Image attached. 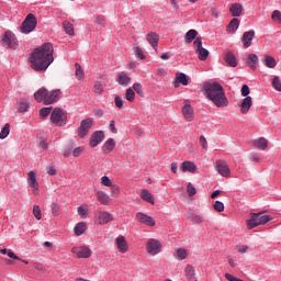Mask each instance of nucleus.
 Returning <instances> with one entry per match:
<instances>
[{
  "label": "nucleus",
  "instance_id": "f257e3e1",
  "mask_svg": "<svg viewBox=\"0 0 281 281\" xmlns=\"http://www.w3.org/2000/svg\"><path fill=\"white\" fill-rule=\"evenodd\" d=\"M52 63H54V46L52 43L43 44L31 54L30 65L34 71H47Z\"/></svg>",
  "mask_w": 281,
  "mask_h": 281
},
{
  "label": "nucleus",
  "instance_id": "f03ea898",
  "mask_svg": "<svg viewBox=\"0 0 281 281\" xmlns=\"http://www.w3.org/2000/svg\"><path fill=\"white\" fill-rule=\"evenodd\" d=\"M204 91L206 93V98H209V100H211V102H213V104H215V106L218 109L225 108L227 104H229V101L225 95V90L221 83H206L204 86Z\"/></svg>",
  "mask_w": 281,
  "mask_h": 281
},
{
  "label": "nucleus",
  "instance_id": "7ed1b4c3",
  "mask_svg": "<svg viewBox=\"0 0 281 281\" xmlns=\"http://www.w3.org/2000/svg\"><path fill=\"white\" fill-rule=\"evenodd\" d=\"M271 221V216L262 215V213H252L250 220L247 222L248 229H254L258 225H267Z\"/></svg>",
  "mask_w": 281,
  "mask_h": 281
},
{
  "label": "nucleus",
  "instance_id": "20e7f679",
  "mask_svg": "<svg viewBox=\"0 0 281 281\" xmlns=\"http://www.w3.org/2000/svg\"><path fill=\"white\" fill-rule=\"evenodd\" d=\"M37 21L35 14H27L24 21L22 22V25L20 27V32L22 34H30V32H34L36 30Z\"/></svg>",
  "mask_w": 281,
  "mask_h": 281
},
{
  "label": "nucleus",
  "instance_id": "39448f33",
  "mask_svg": "<svg viewBox=\"0 0 281 281\" xmlns=\"http://www.w3.org/2000/svg\"><path fill=\"white\" fill-rule=\"evenodd\" d=\"M50 122L56 126H65L67 124V114L60 108H55L50 114Z\"/></svg>",
  "mask_w": 281,
  "mask_h": 281
},
{
  "label": "nucleus",
  "instance_id": "423d86ee",
  "mask_svg": "<svg viewBox=\"0 0 281 281\" xmlns=\"http://www.w3.org/2000/svg\"><path fill=\"white\" fill-rule=\"evenodd\" d=\"M193 47L200 60H207V56H210V50L203 47V41L201 40V37L195 38V41L193 42Z\"/></svg>",
  "mask_w": 281,
  "mask_h": 281
},
{
  "label": "nucleus",
  "instance_id": "0eeeda50",
  "mask_svg": "<svg viewBox=\"0 0 281 281\" xmlns=\"http://www.w3.org/2000/svg\"><path fill=\"white\" fill-rule=\"evenodd\" d=\"M146 251L150 256H157L161 251V243L157 239H148L146 245Z\"/></svg>",
  "mask_w": 281,
  "mask_h": 281
},
{
  "label": "nucleus",
  "instance_id": "6e6552de",
  "mask_svg": "<svg viewBox=\"0 0 281 281\" xmlns=\"http://www.w3.org/2000/svg\"><path fill=\"white\" fill-rule=\"evenodd\" d=\"M113 221V215L106 211H98L95 216L97 225H106Z\"/></svg>",
  "mask_w": 281,
  "mask_h": 281
},
{
  "label": "nucleus",
  "instance_id": "1a4fd4ad",
  "mask_svg": "<svg viewBox=\"0 0 281 281\" xmlns=\"http://www.w3.org/2000/svg\"><path fill=\"white\" fill-rule=\"evenodd\" d=\"M93 126V120L86 119L81 122L80 126L78 127V135L79 137H87L89 131Z\"/></svg>",
  "mask_w": 281,
  "mask_h": 281
},
{
  "label": "nucleus",
  "instance_id": "9d476101",
  "mask_svg": "<svg viewBox=\"0 0 281 281\" xmlns=\"http://www.w3.org/2000/svg\"><path fill=\"white\" fill-rule=\"evenodd\" d=\"M3 45L4 47H9L10 49H16V37L14 33L7 31L3 37Z\"/></svg>",
  "mask_w": 281,
  "mask_h": 281
},
{
  "label": "nucleus",
  "instance_id": "9b49d317",
  "mask_svg": "<svg viewBox=\"0 0 281 281\" xmlns=\"http://www.w3.org/2000/svg\"><path fill=\"white\" fill-rule=\"evenodd\" d=\"M216 170L218 175H221V177H229L232 175V171L229 170L227 162L223 160L216 161Z\"/></svg>",
  "mask_w": 281,
  "mask_h": 281
},
{
  "label": "nucleus",
  "instance_id": "f8f14e48",
  "mask_svg": "<svg viewBox=\"0 0 281 281\" xmlns=\"http://www.w3.org/2000/svg\"><path fill=\"white\" fill-rule=\"evenodd\" d=\"M101 142H104V132L97 131L90 137V146L91 148H95Z\"/></svg>",
  "mask_w": 281,
  "mask_h": 281
},
{
  "label": "nucleus",
  "instance_id": "ddd939ff",
  "mask_svg": "<svg viewBox=\"0 0 281 281\" xmlns=\"http://www.w3.org/2000/svg\"><path fill=\"white\" fill-rule=\"evenodd\" d=\"M60 98V90H53V91H47L46 90V99L44 104H54L55 102H58Z\"/></svg>",
  "mask_w": 281,
  "mask_h": 281
},
{
  "label": "nucleus",
  "instance_id": "4468645a",
  "mask_svg": "<svg viewBox=\"0 0 281 281\" xmlns=\"http://www.w3.org/2000/svg\"><path fill=\"white\" fill-rule=\"evenodd\" d=\"M72 254H75V256L77 258H90L91 257V249H89L88 247H74L72 248Z\"/></svg>",
  "mask_w": 281,
  "mask_h": 281
},
{
  "label": "nucleus",
  "instance_id": "2eb2a0df",
  "mask_svg": "<svg viewBox=\"0 0 281 281\" xmlns=\"http://www.w3.org/2000/svg\"><path fill=\"white\" fill-rule=\"evenodd\" d=\"M136 218L139 223H143V225H148L149 227H155V221L149 215H146V214L139 212L136 214Z\"/></svg>",
  "mask_w": 281,
  "mask_h": 281
},
{
  "label": "nucleus",
  "instance_id": "dca6fc26",
  "mask_svg": "<svg viewBox=\"0 0 281 281\" xmlns=\"http://www.w3.org/2000/svg\"><path fill=\"white\" fill-rule=\"evenodd\" d=\"M255 36H256L255 31L245 32L241 36V43H243L244 47H246V48L251 47V43H252Z\"/></svg>",
  "mask_w": 281,
  "mask_h": 281
},
{
  "label": "nucleus",
  "instance_id": "f3484780",
  "mask_svg": "<svg viewBox=\"0 0 281 281\" xmlns=\"http://www.w3.org/2000/svg\"><path fill=\"white\" fill-rule=\"evenodd\" d=\"M146 41L151 45L153 49L157 52V45H159V34L150 32L146 35Z\"/></svg>",
  "mask_w": 281,
  "mask_h": 281
},
{
  "label": "nucleus",
  "instance_id": "a211bd4d",
  "mask_svg": "<svg viewBox=\"0 0 281 281\" xmlns=\"http://www.w3.org/2000/svg\"><path fill=\"white\" fill-rule=\"evenodd\" d=\"M182 113L187 122H192V120H194V110L189 103L184 104V106L182 108Z\"/></svg>",
  "mask_w": 281,
  "mask_h": 281
},
{
  "label": "nucleus",
  "instance_id": "6ab92c4d",
  "mask_svg": "<svg viewBox=\"0 0 281 281\" xmlns=\"http://www.w3.org/2000/svg\"><path fill=\"white\" fill-rule=\"evenodd\" d=\"M116 247L121 254H126V251H128V244H126V238H124V236H119L116 238Z\"/></svg>",
  "mask_w": 281,
  "mask_h": 281
},
{
  "label": "nucleus",
  "instance_id": "aec40b11",
  "mask_svg": "<svg viewBox=\"0 0 281 281\" xmlns=\"http://www.w3.org/2000/svg\"><path fill=\"white\" fill-rule=\"evenodd\" d=\"M252 104H254V102L251 101V97H246L240 104V112L244 115H247V113H249V110L251 109Z\"/></svg>",
  "mask_w": 281,
  "mask_h": 281
},
{
  "label": "nucleus",
  "instance_id": "412c9836",
  "mask_svg": "<svg viewBox=\"0 0 281 281\" xmlns=\"http://www.w3.org/2000/svg\"><path fill=\"white\" fill-rule=\"evenodd\" d=\"M186 276L189 281H196L199 280V273H196V270L192 266H187L186 269Z\"/></svg>",
  "mask_w": 281,
  "mask_h": 281
},
{
  "label": "nucleus",
  "instance_id": "4be33fe9",
  "mask_svg": "<svg viewBox=\"0 0 281 281\" xmlns=\"http://www.w3.org/2000/svg\"><path fill=\"white\" fill-rule=\"evenodd\" d=\"M176 80L173 81L175 87H179V85H183L184 87H188V76L183 72L176 74Z\"/></svg>",
  "mask_w": 281,
  "mask_h": 281
},
{
  "label": "nucleus",
  "instance_id": "5701e85b",
  "mask_svg": "<svg viewBox=\"0 0 281 281\" xmlns=\"http://www.w3.org/2000/svg\"><path fill=\"white\" fill-rule=\"evenodd\" d=\"M27 183L35 192H38V182L36 181V173L34 171L29 172Z\"/></svg>",
  "mask_w": 281,
  "mask_h": 281
},
{
  "label": "nucleus",
  "instance_id": "b1692460",
  "mask_svg": "<svg viewBox=\"0 0 281 281\" xmlns=\"http://www.w3.org/2000/svg\"><path fill=\"white\" fill-rule=\"evenodd\" d=\"M246 65H248V67L255 71V69L258 67V55L249 54Z\"/></svg>",
  "mask_w": 281,
  "mask_h": 281
},
{
  "label": "nucleus",
  "instance_id": "393cba45",
  "mask_svg": "<svg viewBox=\"0 0 281 281\" xmlns=\"http://www.w3.org/2000/svg\"><path fill=\"white\" fill-rule=\"evenodd\" d=\"M180 170H182V172H196V165L192 161H184L182 162Z\"/></svg>",
  "mask_w": 281,
  "mask_h": 281
},
{
  "label": "nucleus",
  "instance_id": "a878e982",
  "mask_svg": "<svg viewBox=\"0 0 281 281\" xmlns=\"http://www.w3.org/2000/svg\"><path fill=\"white\" fill-rule=\"evenodd\" d=\"M116 82H119L121 85V87H128V85L131 83V77H128L124 72H120L117 75Z\"/></svg>",
  "mask_w": 281,
  "mask_h": 281
},
{
  "label": "nucleus",
  "instance_id": "bb28decb",
  "mask_svg": "<svg viewBox=\"0 0 281 281\" xmlns=\"http://www.w3.org/2000/svg\"><path fill=\"white\" fill-rule=\"evenodd\" d=\"M97 199L101 205H109L111 202V198L104 191H98L97 192Z\"/></svg>",
  "mask_w": 281,
  "mask_h": 281
},
{
  "label": "nucleus",
  "instance_id": "cd10ccee",
  "mask_svg": "<svg viewBox=\"0 0 281 281\" xmlns=\"http://www.w3.org/2000/svg\"><path fill=\"white\" fill-rule=\"evenodd\" d=\"M46 95H47V89L45 88H41L34 93V98L36 102H44V104H45Z\"/></svg>",
  "mask_w": 281,
  "mask_h": 281
},
{
  "label": "nucleus",
  "instance_id": "c85d7f7f",
  "mask_svg": "<svg viewBox=\"0 0 281 281\" xmlns=\"http://www.w3.org/2000/svg\"><path fill=\"white\" fill-rule=\"evenodd\" d=\"M255 148H259V150H266L267 146H269V140L267 138L261 137L254 142Z\"/></svg>",
  "mask_w": 281,
  "mask_h": 281
},
{
  "label": "nucleus",
  "instance_id": "c756f323",
  "mask_svg": "<svg viewBox=\"0 0 281 281\" xmlns=\"http://www.w3.org/2000/svg\"><path fill=\"white\" fill-rule=\"evenodd\" d=\"M229 12H231L232 16H240L243 14V4L234 3L229 8Z\"/></svg>",
  "mask_w": 281,
  "mask_h": 281
},
{
  "label": "nucleus",
  "instance_id": "7c9ffc66",
  "mask_svg": "<svg viewBox=\"0 0 281 281\" xmlns=\"http://www.w3.org/2000/svg\"><path fill=\"white\" fill-rule=\"evenodd\" d=\"M16 109H18L19 113H27V111L30 109V103L27 102V100L21 99L18 102Z\"/></svg>",
  "mask_w": 281,
  "mask_h": 281
},
{
  "label": "nucleus",
  "instance_id": "2f4dec72",
  "mask_svg": "<svg viewBox=\"0 0 281 281\" xmlns=\"http://www.w3.org/2000/svg\"><path fill=\"white\" fill-rule=\"evenodd\" d=\"M140 198L143 199V201H146L147 203L155 205V199L153 198V193H149L148 190L144 189L140 192Z\"/></svg>",
  "mask_w": 281,
  "mask_h": 281
},
{
  "label": "nucleus",
  "instance_id": "473e14b6",
  "mask_svg": "<svg viewBox=\"0 0 281 281\" xmlns=\"http://www.w3.org/2000/svg\"><path fill=\"white\" fill-rule=\"evenodd\" d=\"M199 32H196V30L191 29L189 30L186 34H184V41L186 43L190 44L194 41V38H196Z\"/></svg>",
  "mask_w": 281,
  "mask_h": 281
},
{
  "label": "nucleus",
  "instance_id": "72a5a7b5",
  "mask_svg": "<svg viewBox=\"0 0 281 281\" xmlns=\"http://www.w3.org/2000/svg\"><path fill=\"white\" fill-rule=\"evenodd\" d=\"M115 148V139L110 138L103 145V153L109 154Z\"/></svg>",
  "mask_w": 281,
  "mask_h": 281
},
{
  "label": "nucleus",
  "instance_id": "f704fd0d",
  "mask_svg": "<svg viewBox=\"0 0 281 281\" xmlns=\"http://www.w3.org/2000/svg\"><path fill=\"white\" fill-rule=\"evenodd\" d=\"M225 61L229 67H237L238 61H236V56H234L233 53H226L225 55Z\"/></svg>",
  "mask_w": 281,
  "mask_h": 281
},
{
  "label": "nucleus",
  "instance_id": "c9c22d12",
  "mask_svg": "<svg viewBox=\"0 0 281 281\" xmlns=\"http://www.w3.org/2000/svg\"><path fill=\"white\" fill-rule=\"evenodd\" d=\"M63 27H64L66 34H68V36H74V34H76V32L74 31V24H71V22L64 21Z\"/></svg>",
  "mask_w": 281,
  "mask_h": 281
},
{
  "label": "nucleus",
  "instance_id": "e433bc0d",
  "mask_svg": "<svg viewBox=\"0 0 281 281\" xmlns=\"http://www.w3.org/2000/svg\"><path fill=\"white\" fill-rule=\"evenodd\" d=\"M238 25H240V21L238 19H233L227 26V32H236V30H238Z\"/></svg>",
  "mask_w": 281,
  "mask_h": 281
},
{
  "label": "nucleus",
  "instance_id": "4c0bfd02",
  "mask_svg": "<svg viewBox=\"0 0 281 281\" xmlns=\"http://www.w3.org/2000/svg\"><path fill=\"white\" fill-rule=\"evenodd\" d=\"M86 231H87V224L82 222L75 226L76 236H82V234H85Z\"/></svg>",
  "mask_w": 281,
  "mask_h": 281
},
{
  "label": "nucleus",
  "instance_id": "58836bf2",
  "mask_svg": "<svg viewBox=\"0 0 281 281\" xmlns=\"http://www.w3.org/2000/svg\"><path fill=\"white\" fill-rule=\"evenodd\" d=\"M76 67V72L75 76L78 80H85V71L82 70V67L80 66V64H75Z\"/></svg>",
  "mask_w": 281,
  "mask_h": 281
},
{
  "label": "nucleus",
  "instance_id": "ea45409f",
  "mask_svg": "<svg viewBox=\"0 0 281 281\" xmlns=\"http://www.w3.org/2000/svg\"><path fill=\"white\" fill-rule=\"evenodd\" d=\"M176 258L177 260H186V258H188V251L186 249L179 248L176 251Z\"/></svg>",
  "mask_w": 281,
  "mask_h": 281
},
{
  "label": "nucleus",
  "instance_id": "a19ab883",
  "mask_svg": "<svg viewBox=\"0 0 281 281\" xmlns=\"http://www.w3.org/2000/svg\"><path fill=\"white\" fill-rule=\"evenodd\" d=\"M265 65H266V67H269L270 69H273L277 65L276 58H273L271 56H266Z\"/></svg>",
  "mask_w": 281,
  "mask_h": 281
},
{
  "label": "nucleus",
  "instance_id": "79ce46f5",
  "mask_svg": "<svg viewBox=\"0 0 281 281\" xmlns=\"http://www.w3.org/2000/svg\"><path fill=\"white\" fill-rule=\"evenodd\" d=\"M10 135V123H7L0 132V139H5Z\"/></svg>",
  "mask_w": 281,
  "mask_h": 281
},
{
  "label": "nucleus",
  "instance_id": "37998d69",
  "mask_svg": "<svg viewBox=\"0 0 281 281\" xmlns=\"http://www.w3.org/2000/svg\"><path fill=\"white\" fill-rule=\"evenodd\" d=\"M272 87L276 91H281V80L280 77H274L272 80Z\"/></svg>",
  "mask_w": 281,
  "mask_h": 281
},
{
  "label": "nucleus",
  "instance_id": "c03bdc74",
  "mask_svg": "<svg viewBox=\"0 0 281 281\" xmlns=\"http://www.w3.org/2000/svg\"><path fill=\"white\" fill-rule=\"evenodd\" d=\"M125 98L128 102H133L135 100V91H133L131 88L126 90Z\"/></svg>",
  "mask_w": 281,
  "mask_h": 281
},
{
  "label": "nucleus",
  "instance_id": "a18cd8bd",
  "mask_svg": "<svg viewBox=\"0 0 281 281\" xmlns=\"http://www.w3.org/2000/svg\"><path fill=\"white\" fill-rule=\"evenodd\" d=\"M133 50L135 56H137V58H140V60H144V58H146V56L144 55V52H142V48H139V46H135Z\"/></svg>",
  "mask_w": 281,
  "mask_h": 281
},
{
  "label": "nucleus",
  "instance_id": "49530a36",
  "mask_svg": "<svg viewBox=\"0 0 281 281\" xmlns=\"http://www.w3.org/2000/svg\"><path fill=\"white\" fill-rule=\"evenodd\" d=\"M272 21L276 23H281V12L279 10H274L271 15Z\"/></svg>",
  "mask_w": 281,
  "mask_h": 281
},
{
  "label": "nucleus",
  "instance_id": "de8ad7c7",
  "mask_svg": "<svg viewBox=\"0 0 281 281\" xmlns=\"http://www.w3.org/2000/svg\"><path fill=\"white\" fill-rule=\"evenodd\" d=\"M101 183H102V186H105V188L113 187V182H111V179L109 177H106V176H103L101 178Z\"/></svg>",
  "mask_w": 281,
  "mask_h": 281
},
{
  "label": "nucleus",
  "instance_id": "09e8293b",
  "mask_svg": "<svg viewBox=\"0 0 281 281\" xmlns=\"http://www.w3.org/2000/svg\"><path fill=\"white\" fill-rule=\"evenodd\" d=\"M213 207L216 212H223L225 210V204L221 201H215Z\"/></svg>",
  "mask_w": 281,
  "mask_h": 281
},
{
  "label": "nucleus",
  "instance_id": "8fccbe9b",
  "mask_svg": "<svg viewBox=\"0 0 281 281\" xmlns=\"http://www.w3.org/2000/svg\"><path fill=\"white\" fill-rule=\"evenodd\" d=\"M33 214L37 221H41L42 214H41V207L38 205L33 206Z\"/></svg>",
  "mask_w": 281,
  "mask_h": 281
},
{
  "label": "nucleus",
  "instance_id": "3c124183",
  "mask_svg": "<svg viewBox=\"0 0 281 281\" xmlns=\"http://www.w3.org/2000/svg\"><path fill=\"white\" fill-rule=\"evenodd\" d=\"M103 92H104V87H102L101 83H95L94 85V93H95V95H102Z\"/></svg>",
  "mask_w": 281,
  "mask_h": 281
},
{
  "label": "nucleus",
  "instance_id": "603ef678",
  "mask_svg": "<svg viewBox=\"0 0 281 281\" xmlns=\"http://www.w3.org/2000/svg\"><path fill=\"white\" fill-rule=\"evenodd\" d=\"M187 191L189 196H194V194H196V188H194V186H192L191 182H189Z\"/></svg>",
  "mask_w": 281,
  "mask_h": 281
},
{
  "label": "nucleus",
  "instance_id": "864d4df0",
  "mask_svg": "<svg viewBox=\"0 0 281 281\" xmlns=\"http://www.w3.org/2000/svg\"><path fill=\"white\" fill-rule=\"evenodd\" d=\"M49 113H52V108H43L42 110H40V115L42 117H47Z\"/></svg>",
  "mask_w": 281,
  "mask_h": 281
},
{
  "label": "nucleus",
  "instance_id": "5fc2aeb1",
  "mask_svg": "<svg viewBox=\"0 0 281 281\" xmlns=\"http://www.w3.org/2000/svg\"><path fill=\"white\" fill-rule=\"evenodd\" d=\"M134 91L138 93V95H144V91L142 90V83H134L133 85Z\"/></svg>",
  "mask_w": 281,
  "mask_h": 281
},
{
  "label": "nucleus",
  "instance_id": "6e6d98bb",
  "mask_svg": "<svg viewBox=\"0 0 281 281\" xmlns=\"http://www.w3.org/2000/svg\"><path fill=\"white\" fill-rule=\"evenodd\" d=\"M114 102L117 109H122V106H124V101L122 100V98L117 95L114 98Z\"/></svg>",
  "mask_w": 281,
  "mask_h": 281
},
{
  "label": "nucleus",
  "instance_id": "4d7b16f0",
  "mask_svg": "<svg viewBox=\"0 0 281 281\" xmlns=\"http://www.w3.org/2000/svg\"><path fill=\"white\" fill-rule=\"evenodd\" d=\"M60 212V206H58V204L53 203L52 204V214L54 216H58V213Z\"/></svg>",
  "mask_w": 281,
  "mask_h": 281
},
{
  "label": "nucleus",
  "instance_id": "13d9d810",
  "mask_svg": "<svg viewBox=\"0 0 281 281\" xmlns=\"http://www.w3.org/2000/svg\"><path fill=\"white\" fill-rule=\"evenodd\" d=\"M249 93H250V91H249V86L244 85V86L241 87V95H243V98H247V95H249Z\"/></svg>",
  "mask_w": 281,
  "mask_h": 281
},
{
  "label": "nucleus",
  "instance_id": "bf43d9fd",
  "mask_svg": "<svg viewBox=\"0 0 281 281\" xmlns=\"http://www.w3.org/2000/svg\"><path fill=\"white\" fill-rule=\"evenodd\" d=\"M83 150H85V148H82V147L75 148L72 151L74 157H80V155H82Z\"/></svg>",
  "mask_w": 281,
  "mask_h": 281
},
{
  "label": "nucleus",
  "instance_id": "052dcab7",
  "mask_svg": "<svg viewBox=\"0 0 281 281\" xmlns=\"http://www.w3.org/2000/svg\"><path fill=\"white\" fill-rule=\"evenodd\" d=\"M46 172H47V175H50V176L56 175V167H54L53 165L48 166L46 168Z\"/></svg>",
  "mask_w": 281,
  "mask_h": 281
},
{
  "label": "nucleus",
  "instance_id": "680f3d73",
  "mask_svg": "<svg viewBox=\"0 0 281 281\" xmlns=\"http://www.w3.org/2000/svg\"><path fill=\"white\" fill-rule=\"evenodd\" d=\"M95 23H98V25H102L104 27V16L98 15L95 18Z\"/></svg>",
  "mask_w": 281,
  "mask_h": 281
},
{
  "label": "nucleus",
  "instance_id": "e2e57ef3",
  "mask_svg": "<svg viewBox=\"0 0 281 281\" xmlns=\"http://www.w3.org/2000/svg\"><path fill=\"white\" fill-rule=\"evenodd\" d=\"M200 144L202 148H207V139H205V136H200Z\"/></svg>",
  "mask_w": 281,
  "mask_h": 281
},
{
  "label": "nucleus",
  "instance_id": "0e129e2a",
  "mask_svg": "<svg viewBox=\"0 0 281 281\" xmlns=\"http://www.w3.org/2000/svg\"><path fill=\"white\" fill-rule=\"evenodd\" d=\"M112 194H114V196H117V194H120V187L112 184Z\"/></svg>",
  "mask_w": 281,
  "mask_h": 281
},
{
  "label": "nucleus",
  "instance_id": "69168bd1",
  "mask_svg": "<svg viewBox=\"0 0 281 281\" xmlns=\"http://www.w3.org/2000/svg\"><path fill=\"white\" fill-rule=\"evenodd\" d=\"M238 252L239 254H247V249H249V247L247 246H237Z\"/></svg>",
  "mask_w": 281,
  "mask_h": 281
},
{
  "label": "nucleus",
  "instance_id": "338daca9",
  "mask_svg": "<svg viewBox=\"0 0 281 281\" xmlns=\"http://www.w3.org/2000/svg\"><path fill=\"white\" fill-rule=\"evenodd\" d=\"M7 255L9 256V258H12L13 260H21V258H19V256H15L12 250H9Z\"/></svg>",
  "mask_w": 281,
  "mask_h": 281
},
{
  "label": "nucleus",
  "instance_id": "774afa93",
  "mask_svg": "<svg viewBox=\"0 0 281 281\" xmlns=\"http://www.w3.org/2000/svg\"><path fill=\"white\" fill-rule=\"evenodd\" d=\"M110 130H111L113 133H117V130L115 128V121H110Z\"/></svg>",
  "mask_w": 281,
  "mask_h": 281
}]
</instances>
